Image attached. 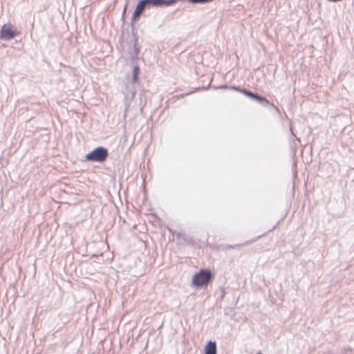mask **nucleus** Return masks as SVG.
I'll return each mask as SVG.
<instances>
[{"instance_id": "nucleus-1", "label": "nucleus", "mask_w": 354, "mask_h": 354, "mask_svg": "<svg viewBox=\"0 0 354 354\" xmlns=\"http://www.w3.org/2000/svg\"><path fill=\"white\" fill-rule=\"evenodd\" d=\"M108 150L103 147H97L86 155L87 161L103 162L108 157Z\"/></svg>"}, {"instance_id": "nucleus-2", "label": "nucleus", "mask_w": 354, "mask_h": 354, "mask_svg": "<svg viewBox=\"0 0 354 354\" xmlns=\"http://www.w3.org/2000/svg\"><path fill=\"white\" fill-rule=\"evenodd\" d=\"M212 277V274L210 270H201L194 275L192 283L197 287H201L207 285Z\"/></svg>"}, {"instance_id": "nucleus-3", "label": "nucleus", "mask_w": 354, "mask_h": 354, "mask_svg": "<svg viewBox=\"0 0 354 354\" xmlns=\"http://www.w3.org/2000/svg\"><path fill=\"white\" fill-rule=\"evenodd\" d=\"M19 34L16 27L11 24H4L0 30V37L5 41H9Z\"/></svg>"}, {"instance_id": "nucleus-4", "label": "nucleus", "mask_w": 354, "mask_h": 354, "mask_svg": "<svg viewBox=\"0 0 354 354\" xmlns=\"http://www.w3.org/2000/svg\"><path fill=\"white\" fill-rule=\"evenodd\" d=\"M156 7L154 0H140L138 1L133 13L132 19L139 18L145 9L147 7Z\"/></svg>"}, {"instance_id": "nucleus-5", "label": "nucleus", "mask_w": 354, "mask_h": 354, "mask_svg": "<svg viewBox=\"0 0 354 354\" xmlns=\"http://www.w3.org/2000/svg\"><path fill=\"white\" fill-rule=\"evenodd\" d=\"M231 89L233 91H239V92L244 94L245 95L248 96V97L251 98L253 100H255L258 95L257 93H254L251 92L250 91L246 90L245 88H241L238 86H232Z\"/></svg>"}, {"instance_id": "nucleus-6", "label": "nucleus", "mask_w": 354, "mask_h": 354, "mask_svg": "<svg viewBox=\"0 0 354 354\" xmlns=\"http://www.w3.org/2000/svg\"><path fill=\"white\" fill-rule=\"evenodd\" d=\"M217 348L216 342L209 341L205 348V354H216Z\"/></svg>"}, {"instance_id": "nucleus-7", "label": "nucleus", "mask_w": 354, "mask_h": 354, "mask_svg": "<svg viewBox=\"0 0 354 354\" xmlns=\"http://www.w3.org/2000/svg\"><path fill=\"white\" fill-rule=\"evenodd\" d=\"M176 1L177 0H154L156 7L170 6Z\"/></svg>"}, {"instance_id": "nucleus-8", "label": "nucleus", "mask_w": 354, "mask_h": 354, "mask_svg": "<svg viewBox=\"0 0 354 354\" xmlns=\"http://www.w3.org/2000/svg\"><path fill=\"white\" fill-rule=\"evenodd\" d=\"M133 77H132V81L133 83H136L138 80V73H139V66L136 65L134 66L133 68Z\"/></svg>"}, {"instance_id": "nucleus-9", "label": "nucleus", "mask_w": 354, "mask_h": 354, "mask_svg": "<svg viewBox=\"0 0 354 354\" xmlns=\"http://www.w3.org/2000/svg\"><path fill=\"white\" fill-rule=\"evenodd\" d=\"M137 39H135L134 44H133V53L131 55V57L132 59H135L138 58V55L140 51L139 48L137 46Z\"/></svg>"}, {"instance_id": "nucleus-10", "label": "nucleus", "mask_w": 354, "mask_h": 354, "mask_svg": "<svg viewBox=\"0 0 354 354\" xmlns=\"http://www.w3.org/2000/svg\"><path fill=\"white\" fill-rule=\"evenodd\" d=\"M255 101L258 102L259 104L263 105V106H266L269 104V101L264 97L261 95H257Z\"/></svg>"}, {"instance_id": "nucleus-11", "label": "nucleus", "mask_w": 354, "mask_h": 354, "mask_svg": "<svg viewBox=\"0 0 354 354\" xmlns=\"http://www.w3.org/2000/svg\"><path fill=\"white\" fill-rule=\"evenodd\" d=\"M192 3H206L210 1H212L213 0H188Z\"/></svg>"}, {"instance_id": "nucleus-12", "label": "nucleus", "mask_w": 354, "mask_h": 354, "mask_svg": "<svg viewBox=\"0 0 354 354\" xmlns=\"http://www.w3.org/2000/svg\"><path fill=\"white\" fill-rule=\"evenodd\" d=\"M231 87H232V86H227L223 85V86H219L218 88H225V89L229 88V89L232 90V89H231Z\"/></svg>"}, {"instance_id": "nucleus-13", "label": "nucleus", "mask_w": 354, "mask_h": 354, "mask_svg": "<svg viewBox=\"0 0 354 354\" xmlns=\"http://www.w3.org/2000/svg\"><path fill=\"white\" fill-rule=\"evenodd\" d=\"M256 354H262L261 351H259Z\"/></svg>"}]
</instances>
